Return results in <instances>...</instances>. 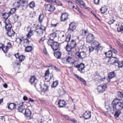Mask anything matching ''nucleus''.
Returning <instances> with one entry per match:
<instances>
[{
    "label": "nucleus",
    "instance_id": "5fc2aeb1",
    "mask_svg": "<svg viewBox=\"0 0 123 123\" xmlns=\"http://www.w3.org/2000/svg\"><path fill=\"white\" fill-rule=\"evenodd\" d=\"M89 50L90 52L92 51L95 49V48L91 46H89Z\"/></svg>",
    "mask_w": 123,
    "mask_h": 123
},
{
    "label": "nucleus",
    "instance_id": "20e7f679",
    "mask_svg": "<svg viewBox=\"0 0 123 123\" xmlns=\"http://www.w3.org/2000/svg\"><path fill=\"white\" fill-rule=\"evenodd\" d=\"M106 88L107 86L105 84H102L98 86L97 90L99 92L103 93L105 91Z\"/></svg>",
    "mask_w": 123,
    "mask_h": 123
},
{
    "label": "nucleus",
    "instance_id": "c85d7f7f",
    "mask_svg": "<svg viewBox=\"0 0 123 123\" xmlns=\"http://www.w3.org/2000/svg\"><path fill=\"white\" fill-rule=\"evenodd\" d=\"M95 80L98 82H99L100 80H101V81L102 80L103 81V80L105 79V78H104L103 79H102L101 76L97 75L95 76Z\"/></svg>",
    "mask_w": 123,
    "mask_h": 123
},
{
    "label": "nucleus",
    "instance_id": "473e14b6",
    "mask_svg": "<svg viewBox=\"0 0 123 123\" xmlns=\"http://www.w3.org/2000/svg\"><path fill=\"white\" fill-rule=\"evenodd\" d=\"M20 1H17L15 2L13 4V6L16 8H18L20 6Z\"/></svg>",
    "mask_w": 123,
    "mask_h": 123
},
{
    "label": "nucleus",
    "instance_id": "39448f33",
    "mask_svg": "<svg viewBox=\"0 0 123 123\" xmlns=\"http://www.w3.org/2000/svg\"><path fill=\"white\" fill-rule=\"evenodd\" d=\"M45 9L50 12L54 11L55 9L54 6L51 4H47L45 6Z\"/></svg>",
    "mask_w": 123,
    "mask_h": 123
},
{
    "label": "nucleus",
    "instance_id": "b1692460",
    "mask_svg": "<svg viewBox=\"0 0 123 123\" xmlns=\"http://www.w3.org/2000/svg\"><path fill=\"white\" fill-rule=\"evenodd\" d=\"M71 35L70 34H68L67 36H65V39H64V41L67 42L68 43L70 41L71 38Z\"/></svg>",
    "mask_w": 123,
    "mask_h": 123
},
{
    "label": "nucleus",
    "instance_id": "c9c22d12",
    "mask_svg": "<svg viewBox=\"0 0 123 123\" xmlns=\"http://www.w3.org/2000/svg\"><path fill=\"white\" fill-rule=\"evenodd\" d=\"M73 48L70 46V45L68 43L67 45L66 46V50L68 52L70 51L71 50V49Z\"/></svg>",
    "mask_w": 123,
    "mask_h": 123
},
{
    "label": "nucleus",
    "instance_id": "7ed1b4c3",
    "mask_svg": "<svg viewBox=\"0 0 123 123\" xmlns=\"http://www.w3.org/2000/svg\"><path fill=\"white\" fill-rule=\"evenodd\" d=\"M18 107L17 109L19 112L24 113L25 109V107L23 105V103L19 102L18 103L17 105Z\"/></svg>",
    "mask_w": 123,
    "mask_h": 123
},
{
    "label": "nucleus",
    "instance_id": "f03ea898",
    "mask_svg": "<svg viewBox=\"0 0 123 123\" xmlns=\"http://www.w3.org/2000/svg\"><path fill=\"white\" fill-rule=\"evenodd\" d=\"M47 43L54 50H57L59 46V43L54 41H48Z\"/></svg>",
    "mask_w": 123,
    "mask_h": 123
},
{
    "label": "nucleus",
    "instance_id": "2f4dec72",
    "mask_svg": "<svg viewBox=\"0 0 123 123\" xmlns=\"http://www.w3.org/2000/svg\"><path fill=\"white\" fill-rule=\"evenodd\" d=\"M115 114L114 115V116L115 118H117L119 116L121 113V112L120 110H116Z\"/></svg>",
    "mask_w": 123,
    "mask_h": 123
},
{
    "label": "nucleus",
    "instance_id": "338daca9",
    "mask_svg": "<svg viewBox=\"0 0 123 123\" xmlns=\"http://www.w3.org/2000/svg\"><path fill=\"white\" fill-rule=\"evenodd\" d=\"M55 0H48V1L50 3H52L54 2H55Z\"/></svg>",
    "mask_w": 123,
    "mask_h": 123
},
{
    "label": "nucleus",
    "instance_id": "412c9836",
    "mask_svg": "<svg viewBox=\"0 0 123 123\" xmlns=\"http://www.w3.org/2000/svg\"><path fill=\"white\" fill-rule=\"evenodd\" d=\"M16 105L15 103H11L8 105V108L9 110H13L15 108Z\"/></svg>",
    "mask_w": 123,
    "mask_h": 123
},
{
    "label": "nucleus",
    "instance_id": "6e6552de",
    "mask_svg": "<svg viewBox=\"0 0 123 123\" xmlns=\"http://www.w3.org/2000/svg\"><path fill=\"white\" fill-rule=\"evenodd\" d=\"M6 24L5 28L7 31L11 30L12 25L9 20L8 19H6L5 21Z\"/></svg>",
    "mask_w": 123,
    "mask_h": 123
},
{
    "label": "nucleus",
    "instance_id": "6e6d98bb",
    "mask_svg": "<svg viewBox=\"0 0 123 123\" xmlns=\"http://www.w3.org/2000/svg\"><path fill=\"white\" fill-rule=\"evenodd\" d=\"M75 76L78 79L80 80L81 81H83L84 79L82 78H81L79 77L78 75L77 74H75Z\"/></svg>",
    "mask_w": 123,
    "mask_h": 123
},
{
    "label": "nucleus",
    "instance_id": "f8f14e48",
    "mask_svg": "<svg viewBox=\"0 0 123 123\" xmlns=\"http://www.w3.org/2000/svg\"><path fill=\"white\" fill-rule=\"evenodd\" d=\"M85 68V66L84 64L83 63H81L80 64H79L77 68H78V70L81 73H84V71H82L84 70Z\"/></svg>",
    "mask_w": 123,
    "mask_h": 123
},
{
    "label": "nucleus",
    "instance_id": "58836bf2",
    "mask_svg": "<svg viewBox=\"0 0 123 123\" xmlns=\"http://www.w3.org/2000/svg\"><path fill=\"white\" fill-rule=\"evenodd\" d=\"M33 35V31L31 29L29 33L26 35L27 37L29 38Z\"/></svg>",
    "mask_w": 123,
    "mask_h": 123
},
{
    "label": "nucleus",
    "instance_id": "cd10ccee",
    "mask_svg": "<svg viewBox=\"0 0 123 123\" xmlns=\"http://www.w3.org/2000/svg\"><path fill=\"white\" fill-rule=\"evenodd\" d=\"M69 44L70 45V46L74 48L76 47V43L75 40H72L70 42V44Z\"/></svg>",
    "mask_w": 123,
    "mask_h": 123
},
{
    "label": "nucleus",
    "instance_id": "aec40b11",
    "mask_svg": "<svg viewBox=\"0 0 123 123\" xmlns=\"http://www.w3.org/2000/svg\"><path fill=\"white\" fill-rule=\"evenodd\" d=\"M24 114L27 117H29L31 116V112L29 109H26L25 110Z\"/></svg>",
    "mask_w": 123,
    "mask_h": 123
},
{
    "label": "nucleus",
    "instance_id": "69168bd1",
    "mask_svg": "<svg viewBox=\"0 0 123 123\" xmlns=\"http://www.w3.org/2000/svg\"><path fill=\"white\" fill-rule=\"evenodd\" d=\"M19 53H17L16 54H15L14 55L16 57V58H19V57H20V55H19Z\"/></svg>",
    "mask_w": 123,
    "mask_h": 123
},
{
    "label": "nucleus",
    "instance_id": "4d7b16f0",
    "mask_svg": "<svg viewBox=\"0 0 123 123\" xmlns=\"http://www.w3.org/2000/svg\"><path fill=\"white\" fill-rule=\"evenodd\" d=\"M103 113L107 117H109L110 116L109 114L105 111H103Z\"/></svg>",
    "mask_w": 123,
    "mask_h": 123
},
{
    "label": "nucleus",
    "instance_id": "a19ab883",
    "mask_svg": "<svg viewBox=\"0 0 123 123\" xmlns=\"http://www.w3.org/2000/svg\"><path fill=\"white\" fill-rule=\"evenodd\" d=\"M44 18V15L43 14L40 15L39 16L38 20L41 23L43 20Z\"/></svg>",
    "mask_w": 123,
    "mask_h": 123
},
{
    "label": "nucleus",
    "instance_id": "a18cd8bd",
    "mask_svg": "<svg viewBox=\"0 0 123 123\" xmlns=\"http://www.w3.org/2000/svg\"><path fill=\"white\" fill-rule=\"evenodd\" d=\"M25 56L22 55H20V56L19 57L18 59H19V61L20 62H22L25 59Z\"/></svg>",
    "mask_w": 123,
    "mask_h": 123
},
{
    "label": "nucleus",
    "instance_id": "8fccbe9b",
    "mask_svg": "<svg viewBox=\"0 0 123 123\" xmlns=\"http://www.w3.org/2000/svg\"><path fill=\"white\" fill-rule=\"evenodd\" d=\"M117 30L119 32H121L123 31V26L122 25L117 27Z\"/></svg>",
    "mask_w": 123,
    "mask_h": 123
},
{
    "label": "nucleus",
    "instance_id": "393cba45",
    "mask_svg": "<svg viewBox=\"0 0 123 123\" xmlns=\"http://www.w3.org/2000/svg\"><path fill=\"white\" fill-rule=\"evenodd\" d=\"M115 76V72L112 71L110 73L108 74V78L109 79H111L114 78Z\"/></svg>",
    "mask_w": 123,
    "mask_h": 123
},
{
    "label": "nucleus",
    "instance_id": "9d476101",
    "mask_svg": "<svg viewBox=\"0 0 123 123\" xmlns=\"http://www.w3.org/2000/svg\"><path fill=\"white\" fill-rule=\"evenodd\" d=\"M68 14L67 13H62L61 17V21H64L67 20L68 19Z\"/></svg>",
    "mask_w": 123,
    "mask_h": 123
},
{
    "label": "nucleus",
    "instance_id": "09e8293b",
    "mask_svg": "<svg viewBox=\"0 0 123 123\" xmlns=\"http://www.w3.org/2000/svg\"><path fill=\"white\" fill-rule=\"evenodd\" d=\"M1 49L5 53H6L8 50V48L6 46V47L3 46Z\"/></svg>",
    "mask_w": 123,
    "mask_h": 123
},
{
    "label": "nucleus",
    "instance_id": "37998d69",
    "mask_svg": "<svg viewBox=\"0 0 123 123\" xmlns=\"http://www.w3.org/2000/svg\"><path fill=\"white\" fill-rule=\"evenodd\" d=\"M36 78L34 76H31L30 79V82L31 83H34L35 81Z\"/></svg>",
    "mask_w": 123,
    "mask_h": 123
},
{
    "label": "nucleus",
    "instance_id": "4be33fe9",
    "mask_svg": "<svg viewBox=\"0 0 123 123\" xmlns=\"http://www.w3.org/2000/svg\"><path fill=\"white\" fill-rule=\"evenodd\" d=\"M64 117L67 120L73 122L74 123H76L77 122V121L75 119L70 118L67 115H64Z\"/></svg>",
    "mask_w": 123,
    "mask_h": 123
},
{
    "label": "nucleus",
    "instance_id": "ddd939ff",
    "mask_svg": "<svg viewBox=\"0 0 123 123\" xmlns=\"http://www.w3.org/2000/svg\"><path fill=\"white\" fill-rule=\"evenodd\" d=\"M69 64L71 65H74L75 67L77 68L79 64H78V61L77 60H75L71 57L70 61Z\"/></svg>",
    "mask_w": 123,
    "mask_h": 123
},
{
    "label": "nucleus",
    "instance_id": "bb28decb",
    "mask_svg": "<svg viewBox=\"0 0 123 123\" xmlns=\"http://www.w3.org/2000/svg\"><path fill=\"white\" fill-rule=\"evenodd\" d=\"M7 34L9 37L13 36L15 33L12 30H11L7 31Z\"/></svg>",
    "mask_w": 123,
    "mask_h": 123
},
{
    "label": "nucleus",
    "instance_id": "5701e85b",
    "mask_svg": "<svg viewBox=\"0 0 123 123\" xmlns=\"http://www.w3.org/2000/svg\"><path fill=\"white\" fill-rule=\"evenodd\" d=\"M105 54L106 57L109 58H111L112 57V51L111 50H109L106 52H105Z\"/></svg>",
    "mask_w": 123,
    "mask_h": 123
},
{
    "label": "nucleus",
    "instance_id": "680f3d73",
    "mask_svg": "<svg viewBox=\"0 0 123 123\" xmlns=\"http://www.w3.org/2000/svg\"><path fill=\"white\" fill-rule=\"evenodd\" d=\"M45 39V37H43L39 41L40 43H41L42 42H43Z\"/></svg>",
    "mask_w": 123,
    "mask_h": 123
},
{
    "label": "nucleus",
    "instance_id": "6ab92c4d",
    "mask_svg": "<svg viewBox=\"0 0 123 123\" xmlns=\"http://www.w3.org/2000/svg\"><path fill=\"white\" fill-rule=\"evenodd\" d=\"M71 57H68L63 58L62 59V62L66 64L68 62L69 63V62L70 61Z\"/></svg>",
    "mask_w": 123,
    "mask_h": 123
},
{
    "label": "nucleus",
    "instance_id": "4c0bfd02",
    "mask_svg": "<svg viewBox=\"0 0 123 123\" xmlns=\"http://www.w3.org/2000/svg\"><path fill=\"white\" fill-rule=\"evenodd\" d=\"M118 98H120V100L121 98L123 97V93H122L121 92L118 91L117 92Z\"/></svg>",
    "mask_w": 123,
    "mask_h": 123
},
{
    "label": "nucleus",
    "instance_id": "a878e982",
    "mask_svg": "<svg viewBox=\"0 0 123 123\" xmlns=\"http://www.w3.org/2000/svg\"><path fill=\"white\" fill-rule=\"evenodd\" d=\"M62 54L61 52L57 51L54 53V55L57 59H59L61 55Z\"/></svg>",
    "mask_w": 123,
    "mask_h": 123
},
{
    "label": "nucleus",
    "instance_id": "864d4df0",
    "mask_svg": "<svg viewBox=\"0 0 123 123\" xmlns=\"http://www.w3.org/2000/svg\"><path fill=\"white\" fill-rule=\"evenodd\" d=\"M16 10V9L15 8L12 9L9 12V13L10 14H12L15 12Z\"/></svg>",
    "mask_w": 123,
    "mask_h": 123
},
{
    "label": "nucleus",
    "instance_id": "603ef678",
    "mask_svg": "<svg viewBox=\"0 0 123 123\" xmlns=\"http://www.w3.org/2000/svg\"><path fill=\"white\" fill-rule=\"evenodd\" d=\"M40 30H41L42 31H44L46 29V27L45 26L41 25L40 27L39 28Z\"/></svg>",
    "mask_w": 123,
    "mask_h": 123
},
{
    "label": "nucleus",
    "instance_id": "774afa93",
    "mask_svg": "<svg viewBox=\"0 0 123 123\" xmlns=\"http://www.w3.org/2000/svg\"><path fill=\"white\" fill-rule=\"evenodd\" d=\"M23 99L24 100L26 101L27 100L28 98L27 96H24L23 97Z\"/></svg>",
    "mask_w": 123,
    "mask_h": 123
},
{
    "label": "nucleus",
    "instance_id": "f257e3e1",
    "mask_svg": "<svg viewBox=\"0 0 123 123\" xmlns=\"http://www.w3.org/2000/svg\"><path fill=\"white\" fill-rule=\"evenodd\" d=\"M120 98H115L112 102L111 104L109 105L107 110L113 113L116 110H120L123 109V103L119 102Z\"/></svg>",
    "mask_w": 123,
    "mask_h": 123
},
{
    "label": "nucleus",
    "instance_id": "e2e57ef3",
    "mask_svg": "<svg viewBox=\"0 0 123 123\" xmlns=\"http://www.w3.org/2000/svg\"><path fill=\"white\" fill-rule=\"evenodd\" d=\"M75 9L77 10L81 14H82V12H81L80 10V9L77 6H76V8H75Z\"/></svg>",
    "mask_w": 123,
    "mask_h": 123
},
{
    "label": "nucleus",
    "instance_id": "72a5a7b5",
    "mask_svg": "<svg viewBox=\"0 0 123 123\" xmlns=\"http://www.w3.org/2000/svg\"><path fill=\"white\" fill-rule=\"evenodd\" d=\"M10 15V14L9 13H3L2 14V17L4 19H5V20L6 19H7L8 18Z\"/></svg>",
    "mask_w": 123,
    "mask_h": 123
},
{
    "label": "nucleus",
    "instance_id": "9b49d317",
    "mask_svg": "<svg viewBox=\"0 0 123 123\" xmlns=\"http://www.w3.org/2000/svg\"><path fill=\"white\" fill-rule=\"evenodd\" d=\"M79 58L81 59L84 58L86 56V53L85 52L83 51L81 52H77L76 54Z\"/></svg>",
    "mask_w": 123,
    "mask_h": 123
},
{
    "label": "nucleus",
    "instance_id": "c756f323",
    "mask_svg": "<svg viewBox=\"0 0 123 123\" xmlns=\"http://www.w3.org/2000/svg\"><path fill=\"white\" fill-rule=\"evenodd\" d=\"M24 38L23 37H20L17 38L16 40V42L18 43H21L24 40Z\"/></svg>",
    "mask_w": 123,
    "mask_h": 123
},
{
    "label": "nucleus",
    "instance_id": "e433bc0d",
    "mask_svg": "<svg viewBox=\"0 0 123 123\" xmlns=\"http://www.w3.org/2000/svg\"><path fill=\"white\" fill-rule=\"evenodd\" d=\"M28 5L30 8H33L35 6V3L34 1H32L28 4Z\"/></svg>",
    "mask_w": 123,
    "mask_h": 123
},
{
    "label": "nucleus",
    "instance_id": "1a4fd4ad",
    "mask_svg": "<svg viewBox=\"0 0 123 123\" xmlns=\"http://www.w3.org/2000/svg\"><path fill=\"white\" fill-rule=\"evenodd\" d=\"M109 61L110 62L111 64L115 65V64L118 62L119 59L118 58L112 56L109 59Z\"/></svg>",
    "mask_w": 123,
    "mask_h": 123
},
{
    "label": "nucleus",
    "instance_id": "dca6fc26",
    "mask_svg": "<svg viewBox=\"0 0 123 123\" xmlns=\"http://www.w3.org/2000/svg\"><path fill=\"white\" fill-rule=\"evenodd\" d=\"M76 28L75 24L74 22H71L69 25V27L68 30L70 31H73Z\"/></svg>",
    "mask_w": 123,
    "mask_h": 123
},
{
    "label": "nucleus",
    "instance_id": "f3484780",
    "mask_svg": "<svg viewBox=\"0 0 123 123\" xmlns=\"http://www.w3.org/2000/svg\"><path fill=\"white\" fill-rule=\"evenodd\" d=\"M74 2L79 4L80 7L82 8H84L85 7V4L82 0H74Z\"/></svg>",
    "mask_w": 123,
    "mask_h": 123
},
{
    "label": "nucleus",
    "instance_id": "c03bdc74",
    "mask_svg": "<svg viewBox=\"0 0 123 123\" xmlns=\"http://www.w3.org/2000/svg\"><path fill=\"white\" fill-rule=\"evenodd\" d=\"M44 87L42 89V92H45L47 91L48 89V87L46 85V84H44Z\"/></svg>",
    "mask_w": 123,
    "mask_h": 123
},
{
    "label": "nucleus",
    "instance_id": "49530a36",
    "mask_svg": "<svg viewBox=\"0 0 123 123\" xmlns=\"http://www.w3.org/2000/svg\"><path fill=\"white\" fill-rule=\"evenodd\" d=\"M118 64V66L119 68H121L123 66V62L122 61L118 62L117 63Z\"/></svg>",
    "mask_w": 123,
    "mask_h": 123
},
{
    "label": "nucleus",
    "instance_id": "423d86ee",
    "mask_svg": "<svg viewBox=\"0 0 123 123\" xmlns=\"http://www.w3.org/2000/svg\"><path fill=\"white\" fill-rule=\"evenodd\" d=\"M94 38L93 35L91 34H89L87 36L86 41L87 43H90L92 42Z\"/></svg>",
    "mask_w": 123,
    "mask_h": 123
},
{
    "label": "nucleus",
    "instance_id": "3c124183",
    "mask_svg": "<svg viewBox=\"0 0 123 123\" xmlns=\"http://www.w3.org/2000/svg\"><path fill=\"white\" fill-rule=\"evenodd\" d=\"M55 2L58 5L62 6L63 5V4L61 2L57 0L55 1Z\"/></svg>",
    "mask_w": 123,
    "mask_h": 123
},
{
    "label": "nucleus",
    "instance_id": "bf43d9fd",
    "mask_svg": "<svg viewBox=\"0 0 123 123\" xmlns=\"http://www.w3.org/2000/svg\"><path fill=\"white\" fill-rule=\"evenodd\" d=\"M49 70L48 69L46 71L45 74V76H48L49 75Z\"/></svg>",
    "mask_w": 123,
    "mask_h": 123
},
{
    "label": "nucleus",
    "instance_id": "052dcab7",
    "mask_svg": "<svg viewBox=\"0 0 123 123\" xmlns=\"http://www.w3.org/2000/svg\"><path fill=\"white\" fill-rule=\"evenodd\" d=\"M7 47V48H10L12 47V45L10 42H8L7 43V46H6Z\"/></svg>",
    "mask_w": 123,
    "mask_h": 123
},
{
    "label": "nucleus",
    "instance_id": "0e129e2a",
    "mask_svg": "<svg viewBox=\"0 0 123 123\" xmlns=\"http://www.w3.org/2000/svg\"><path fill=\"white\" fill-rule=\"evenodd\" d=\"M100 0H94V2L96 4H98Z\"/></svg>",
    "mask_w": 123,
    "mask_h": 123
},
{
    "label": "nucleus",
    "instance_id": "0eeeda50",
    "mask_svg": "<svg viewBox=\"0 0 123 123\" xmlns=\"http://www.w3.org/2000/svg\"><path fill=\"white\" fill-rule=\"evenodd\" d=\"M99 45V43L97 41H94L91 44V46H93L95 48V50L97 51H98L99 49V48L100 47Z\"/></svg>",
    "mask_w": 123,
    "mask_h": 123
},
{
    "label": "nucleus",
    "instance_id": "13d9d810",
    "mask_svg": "<svg viewBox=\"0 0 123 123\" xmlns=\"http://www.w3.org/2000/svg\"><path fill=\"white\" fill-rule=\"evenodd\" d=\"M115 20L113 19H112L108 22V23L109 24L111 25L112 24L113 22L115 21Z\"/></svg>",
    "mask_w": 123,
    "mask_h": 123
},
{
    "label": "nucleus",
    "instance_id": "79ce46f5",
    "mask_svg": "<svg viewBox=\"0 0 123 123\" xmlns=\"http://www.w3.org/2000/svg\"><path fill=\"white\" fill-rule=\"evenodd\" d=\"M58 81H55L53 82L52 85V87H55L58 85Z\"/></svg>",
    "mask_w": 123,
    "mask_h": 123
},
{
    "label": "nucleus",
    "instance_id": "f704fd0d",
    "mask_svg": "<svg viewBox=\"0 0 123 123\" xmlns=\"http://www.w3.org/2000/svg\"><path fill=\"white\" fill-rule=\"evenodd\" d=\"M32 50V47L31 46H28L25 47V51L27 52H30Z\"/></svg>",
    "mask_w": 123,
    "mask_h": 123
},
{
    "label": "nucleus",
    "instance_id": "a211bd4d",
    "mask_svg": "<svg viewBox=\"0 0 123 123\" xmlns=\"http://www.w3.org/2000/svg\"><path fill=\"white\" fill-rule=\"evenodd\" d=\"M66 104V102L63 100H60L58 104L59 108L63 107Z\"/></svg>",
    "mask_w": 123,
    "mask_h": 123
},
{
    "label": "nucleus",
    "instance_id": "de8ad7c7",
    "mask_svg": "<svg viewBox=\"0 0 123 123\" xmlns=\"http://www.w3.org/2000/svg\"><path fill=\"white\" fill-rule=\"evenodd\" d=\"M68 54L69 55V57H73L74 56L75 53V52H74V51H72L71 50L70 51H68Z\"/></svg>",
    "mask_w": 123,
    "mask_h": 123
},
{
    "label": "nucleus",
    "instance_id": "4468645a",
    "mask_svg": "<svg viewBox=\"0 0 123 123\" xmlns=\"http://www.w3.org/2000/svg\"><path fill=\"white\" fill-rule=\"evenodd\" d=\"M83 117L85 119H88L91 117V112L86 111L83 115Z\"/></svg>",
    "mask_w": 123,
    "mask_h": 123
},
{
    "label": "nucleus",
    "instance_id": "ea45409f",
    "mask_svg": "<svg viewBox=\"0 0 123 123\" xmlns=\"http://www.w3.org/2000/svg\"><path fill=\"white\" fill-rule=\"evenodd\" d=\"M107 10V8L105 6L102 7L100 9V11L102 13H104L106 12Z\"/></svg>",
    "mask_w": 123,
    "mask_h": 123
},
{
    "label": "nucleus",
    "instance_id": "7c9ffc66",
    "mask_svg": "<svg viewBox=\"0 0 123 123\" xmlns=\"http://www.w3.org/2000/svg\"><path fill=\"white\" fill-rule=\"evenodd\" d=\"M35 32H36L37 33L38 36L39 37L42 35L43 34V31L40 30L39 28L36 29Z\"/></svg>",
    "mask_w": 123,
    "mask_h": 123
},
{
    "label": "nucleus",
    "instance_id": "2eb2a0df",
    "mask_svg": "<svg viewBox=\"0 0 123 123\" xmlns=\"http://www.w3.org/2000/svg\"><path fill=\"white\" fill-rule=\"evenodd\" d=\"M57 37V33L55 32H53L49 35V39L48 41H54V39Z\"/></svg>",
    "mask_w": 123,
    "mask_h": 123
}]
</instances>
